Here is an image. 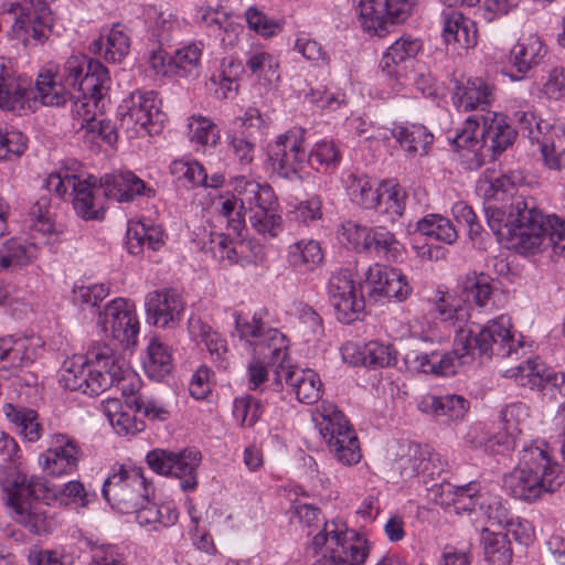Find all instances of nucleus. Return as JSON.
Returning <instances> with one entry per match:
<instances>
[{"mask_svg": "<svg viewBox=\"0 0 565 565\" xmlns=\"http://www.w3.org/2000/svg\"><path fill=\"white\" fill-rule=\"evenodd\" d=\"M491 231L508 248L533 254L548 241L556 253L565 252V223L544 216L531 196L519 193L510 175L484 171L477 183Z\"/></svg>", "mask_w": 565, "mask_h": 565, "instance_id": "1", "label": "nucleus"}, {"mask_svg": "<svg viewBox=\"0 0 565 565\" xmlns=\"http://www.w3.org/2000/svg\"><path fill=\"white\" fill-rule=\"evenodd\" d=\"M435 309L440 319L449 321L455 327L454 353L445 351L419 352L411 351L405 356L408 366L420 373L448 376L456 373V359L467 355L498 354L510 356L518 354L523 348L521 339H515L511 332V320L501 315L490 320L486 326L467 324L470 315L467 307L448 303L444 297L435 302ZM520 338H522L520 335Z\"/></svg>", "mask_w": 565, "mask_h": 565, "instance_id": "2", "label": "nucleus"}, {"mask_svg": "<svg viewBox=\"0 0 565 565\" xmlns=\"http://www.w3.org/2000/svg\"><path fill=\"white\" fill-rule=\"evenodd\" d=\"M0 483L8 494L12 518L34 533H40L45 527L43 504L39 501L41 493L52 492L53 498L61 505L76 504L82 508L88 505L95 498L86 491L81 481L73 480L51 490L41 477L28 476L12 469L7 472L2 467H0Z\"/></svg>", "mask_w": 565, "mask_h": 565, "instance_id": "3", "label": "nucleus"}, {"mask_svg": "<svg viewBox=\"0 0 565 565\" xmlns=\"http://www.w3.org/2000/svg\"><path fill=\"white\" fill-rule=\"evenodd\" d=\"M235 331L242 350L250 358L247 364L248 387L259 388L268 380L267 365L286 364L288 339L276 328L267 326L254 313H234Z\"/></svg>", "mask_w": 565, "mask_h": 565, "instance_id": "4", "label": "nucleus"}, {"mask_svg": "<svg viewBox=\"0 0 565 565\" xmlns=\"http://www.w3.org/2000/svg\"><path fill=\"white\" fill-rule=\"evenodd\" d=\"M564 482L565 472L544 441L525 446L518 466L504 479L509 492L527 502L536 501L544 493L557 491Z\"/></svg>", "mask_w": 565, "mask_h": 565, "instance_id": "5", "label": "nucleus"}, {"mask_svg": "<svg viewBox=\"0 0 565 565\" xmlns=\"http://www.w3.org/2000/svg\"><path fill=\"white\" fill-rule=\"evenodd\" d=\"M515 136L505 115L488 110L483 115L469 116L451 142L462 157L469 159L471 154L475 166L480 167L487 156L486 151L492 157L502 153L513 143Z\"/></svg>", "mask_w": 565, "mask_h": 565, "instance_id": "6", "label": "nucleus"}, {"mask_svg": "<svg viewBox=\"0 0 565 565\" xmlns=\"http://www.w3.org/2000/svg\"><path fill=\"white\" fill-rule=\"evenodd\" d=\"M120 369L111 348L97 347L87 355L67 359L60 371V383L70 391L98 395L114 385Z\"/></svg>", "mask_w": 565, "mask_h": 565, "instance_id": "7", "label": "nucleus"}, {"mask_svg": "<svg viewBox=\"0 0 565 565\" xmlns=\"http://www.w3.org/2000/svg\"><path fill=\"white\" fill-rule=\"evenodd\" d=\"M156 488L141 467L115 463L103 486V497L113 509L131 513L154 497Z\"/></svg>", "mask_w": 565, "mask_h": 565, "instance_id": "8", "label": "nucleus"}, {"mask_svg": "<svg viewBox=\"0 0 565 565\" xmlns=\"http://www.w3.org/2000/svg\"><path fill=\"white\" fill-rule=\"evenodd\" d=\"M45 188L58 198L70 195L76 214L83 220H102L105 215L104 188L102 180L93 175L83 178L71 173L67 169H60L47 175Z\"/></svg>", "mask_w": 565, "mask_h": 565, "instance_id": "9", "label": "nucleus"}, {"mask_svg": "<svg viewBox=\"0 0 565 565\" xmlns=\"http://www.w3.org/2000/svg\"><path fill=\"white\" fill-rule=\"evenodd\" d=\"M312 420L329 451L340 463L352 466L360 461L361 451L355 431L333 403L322 402L312 413Z\"/></svg>", "mask_w": 565, "mask_h": 565, "instance_id": "10", "label": "nucleus"}, {"mask_svg": "<svg viewBox=\"0 0 565 565\" xmlns=\"http://www.w3.org/2000/svg\"><path fill=\"white\" fill-rule=\"evenodd\" d=\"M312 547L322 553V565H362L367 556L366 542L356 533L348 536L343 523L323 521L322 527L313 535Z\"/></svg>", "mask_w": 565, "mask_h": 565, "instance_id": "11", "label": "nucleus"}, {"mask_svg": "<svg viewBox=\"0 0 565 565\" xmlns=\"http://www.w3.org/2000/svg\"><path fill=\"white\" fill-rule=\"evenodd\" d=\"M146 461L156 473L179 479L182 491L190 492L198 488V468L202 461L198 449L186 448L178 452L153 449L147 454Z\"/></svg>", "mask_w": 565, "mask_h": 565, "instance_id": "12", "label": "nucleus"}, {"mask_svg": "<svg viewBox=\"0 0 565 565\" xmlns=\"http://www.w3.org/2000/svg\"><path fill=\"white\" fill-rule=\"evenodd\" d=\"M120 126L136 134H157L166 120L160 110L157 94L152 90H136L126 97L117 109Z\"/></svg>", "mask_w": 565, "mask_h": 565, "instance_id": "13", "label": "nucleus"}, {"mask_svg": "<svg viewBox=\"0 0 565 565\" xmlns=\"http://www.w3.org/2000/svg\"><path fill=\"white\" fill-rule=\"evenodd\" d=\"M54 0H23V4H17L8 12L12 19L10 36L22 41L24 44L31 40L44 41L51 28V11L49 4Z\"/></svg>", "mask_w": 565, "mask_h": 565, "instance_id": "14", "label": "nucleus"}, {"mask_svg": "<svg viewBox=\"0 0 565 565\" xmlns=\"http://www.w3.org/2000/svg\"><path fill=\"white\" fill-rule=\"evenodd\" d=\"M303 142L305 131L294 128L279 135L269 146V159L280 177L289 180L302 178V172L309 164Z\"/></svg>", "mask_w": 565, "mask_h": 565, "instance_id": "15", "label": "nucleus"}, {"mask_svg": "<svg viewBox=\"0 0 565 565\" xmlns=\"http://www.w3.org/2000/svg\"><path fill=\"white\" fill-rule=\"evenodd\" d=\"M98 324L108 339L129 348L137 344L140 323L136 305L130 299L116 298L99 313Z\"/></svg>", "mask_w": 565, "mask_h": 565, "instance_id": "16", "label": "nucleus"}, {"mask_svg": "<svg viewBox=\"0 0 565 565\" xmlns=\"http://www.w3.org/2000/svg\"><path fill=\"white\" fill-rule=\"evenodd\" d=\"M328 296L340 322L349 324L363 317L365 300L361 285L349 269L337 271L329 278Z\"/></svg>", "mask_w": 565, "mask_h": 565, "instance_id": "17", "label": "nucleus"}, {"mask_svg": "<svg viewBox=\"0 0 565 565\" xmlns=\"http://www.w3.org/2000/svg\"><path fill=\"white\" fill-rule=\"evenodd\" d=\"M415 0H361L359 6L362 28L384 36L388 24L404 22L413 12Z\"/></svg>", "mask_w": 565, "mask_h": 565, "instance_id": "18", "label": "nucleus"}, {"mask_svg": "<svg viewBox=\"0 0 565 565\" xmlns=\"http://www.w3.org/2000/svg\"><path fill=\"white\" fill-rule=\"evenodd\" d=\"M402 454L396 461L399 473L405 479L419 475L434 477L444 470V462L438 452L427 445H402Z\"/></svg>", "mask_w": 565, "mask_h": 565, "instance_id": "19", "label": "nucleus"}, {"mask_svg": "<svg viewBox=\"0 0 565 565\" xmlns=\"http://www.w3.org/2000/svg\"><path fill=\"white\" fill-rule=\"evenodd\" d=\"M145 309L150 324L167 328L181 320L184 301L175 289L163 288L147 294Z\"/></svg>", "mask_w": 565, "mask_h": 565, "instance_id": "20", "label": "nucleus"}, {"mask_svg": "<svg viewBox=\"0 0 565 565\" xmlns=\"http://www.w3.org/2000/svg\"><path fill=\"white\" fill-rule=\"evenodd\" d=\"M275 376L278 382H286L300 403L315 404L322 395V382L311 369H301L286 362L275 369Z\"/></svg>", "mask_w": 565, "mask_h": 565, "instance_id": "21", "label": "nucleus"}, {"mask_svg": "<svg viewBox=\"0 0 565 565\" xmlns=\"http://www.w3.org/2000/svg\"><path fill=\"white\" fill-rule=\"evenodd\" d=\"M365 284L370 287V296H384L404 301L412 294L406 276L396 268L375 264L366 273Z\"/></svg>", "mask_w": 565, "mask_h": 565, "instance_id": "22", "label": "nucleus"}, {"mask_svg": "<svg viewBox=\"0 0 565 565\" xmlns=\"http://www.w3.org/2000/svg\"><path fill=\"white\" fill-rule=\"evenodd\" d=\"M43 341L32 337L0 338V371H11L29 365L42 353Z\"/></svg>", "mask_w": 565, "mask_h": 565, "instance_id": "23", "label": "nucleus"}, {"mask_svg": "<svg viewBox=\"0 0 565 565\" xmlns=\"http://www.w3.org/2000/svg\"><path fill=\"white\" fill-rule=\"evenodd\" d=\"M104 195L119 203L132 202L138 196L153 198L156 190L130 171L106 174L102 178Z\"/></svg>", "mask_w": 565, "mask_h": 565, "instance_id": "24", "label": "nucleus"}, {"mask_svg": "<svg viewBox=\"0 0 565 565\" xmlns=\"http://www.w3.org/2000/svg\"><path fill=\"white\" fill-rule=\"evenodd\" d=\"M547 54V47L536 33L522 35L509 54V63L518 75L511 74L512 81H520L526 73L539 66Z\"/></svg>", "mask_w": 565, "mask_h": 565, "instance_id": "25", "label": "nucleus"}, {"mask_svg": "<svg viewBox=\"0 0 565 565\" xmlns=\"http://www.w3.org/2000/svg\"><path fill=\"white\" fill-rule=\"evenodd\" d=\"M441 36L452 51L468 50L477 44V29L475 23L456 10L443 11Z\"/></svg>", "mask_w": 565, "mask_h": 565, "instance_id": "26", "label": "nucleus"}, {"mask_svg": "<svg viewBox=\"0 0 565 565\" xmlns=\"http://www.w3.org/2000/svg\"><path fill=\"white\" fill-rule=\"evenodd\" d=\"M38 97L42 105L62 107L71 98V89L62 79L61 66L47 63L38 74L35 82Z\"/></svg>", "mask_w": 565, "mask_h": 565, "instance_id": "27", "label": "nucleus"}, {"mask_svg": "<svg viewBox=\"0 0 565 565\" xmlns=\"http://www.w3.org/2000/svg\"><path fill=\"white\" fill-rule=\"evenodd\" d=\"M422 50V41L411 35L397 39L383 54L382 72L396 81H401L407 72V63L412 62Z\"/></svg>", "mask_w": 565, "mask_h": 565, "instance_id": "28", "label": "nucleus"}, {"mask_svg": "<svg viewBox=\"0 0 565 565\" xmlns=\"http://www.w3.org/2000/svg\"><path fill=\"white\" fill-rule=\"evenodd\" d=\"M493 85L481 77L468 78L466 82L457 83L452 92L454 105L463 111L489 106L494 99Z\"/></svg>", "mask_w": 565, "mask_h": 565, "instance_id": "29", "label": "nucleus"}, {"mask_svg": "<svg viewBox=\"0 0 565 565\" xmlns=\"http://www.w3.org/2000/svg\"><path fill=\"white\" fill-rule=\"evenodd\" d=\"M480 512L490 525L507 529L516 540H520L529 529V523L514 516L507 501L498 495H487V499L480 502Z\"/></svg>", "mask_w": 565, "mask_h": 565, "instance_id": "30", "label": "nucleus"}, {"mask_svg": "<svg viewBox=\"0 0 565 565\" xmlns=\"http://www.w3.org/2000/svg\"><path fill=\"white\" fill-rule=\"evenodd\" d=\"M461 297L484 312L497 309L493 279L483 273L471 271L461 281Z\"/></svg>", "mask_w": 565, "mask_h": 565, "instance_id": "31", "label": "nucleus"}, {"mask_svg": "<svg viewBox=\"0 0 565 565\" xmlns=\"http://www.w3.org/2000/svg\"><path fill=\"white\" fill-rule=\"evenodd\" d=\"M417 407L424 414L456 423L465 418L470 403L463 396L457 394H446L443 396L427 394L422 396Z\"/></svg>", "mask_w": 565, "mask_h": 565, "instance_id": "32", "label": "nucleus"}, {"mask_svg": "<svg viewBox=\"0 0 565 565\" xmlns=\"http://www.w3.org/2000/svg\"><path fill=\"white\" fill-rule=\"evenodd\" d=\"M32 92L23 87L7 67V61L0 57V108L21 114L31 109Z\"/></svg>", "mask_w": 565, "mask_h": 565, "instance_id": "33", "label": "nucleus"}, {"mask_svg": "<svg viewBox=\"0 0 565 565\" xmlns=\"http://www.w3.org/2000/svg\"><path fill=\"white\" fill-rule=\"evenodd\" d=\"M507 111L511 121L516 125L524 136L531 141L540 142L547 124L536 116L533 105L527 99L522 97L510 98Z\"/></svg>", "mask_w": 565, "mask_h": 565, "instance_id": "34", "label": "nucleus"}, {"mask_svg": "<svg viewBox=\"0 0 565 565\" xmlns=\"http://www.w3.org/2000/svg\"><path fill=\"white\" fill-rule=\"evenodd\" d=\"M93 54L103 56L107 62L120 63L130 51V35L125 25L115 24L89 44Z\"/></svg>", "mask_w": 565, "mask_h": 565, "instance_id": "35", "label": "nucleus"}, {"mask_svg": "<svg viewBox=\"0 0 565 565\" xmlns=\"http://www.w3.org/2000/svg\"><path fill=\"white\" fill-rule=\"evenodd\" d=\"M323 260V249L316 239L302 238L287 247L286 262L298 273H311L320 267Z\"/></svg>", "mask_w": 565, "mask_h": 565, "instance_id": "36", "label": "nucleus"}, {"mask_svg": "<svg viewBox=\"0 0 565 565\" xmlns=\"http://www.w3.org/2000/svg\"><path fill=\"white\" fill-rule=\"evenodd\" d=\"M135 406L118 398H108L102 403V412L118 435H136L145 429V423L136 417Z\"/></svg>", "mask_w": 565, "mask_h": 565, "instance_id": "37", "label": "nucleus"}, {"mask_svg": "<svg viewBox=\"0 0 565 565\" xmlns=\"http://www.w3.org/2000/svg\"><path fill=\"white\" fill-rule=\"evenodd\" d=\"M233 189L245 210L248 209L250 212L259 207H268L274 202L273 189L267 183L245 175L234 178Z\"/></svg>", "mask_w": 565, "mask_h": 565, "instance_id": "38", "label": "nucleus"}, {"mask_svg": "<svg viewBox=\"0 0 565 565\" xmlns=\"http://www.w3.org/2000/svg\"><path fill=\"white\" fill-rule=\"evenodd\" d=\"M350 200L364 209H375L381 205V186L367 175L347 172L342 179Z\"/></svg>", "mask_w": 565, "mask_h": 565, "instance_id": "39", "label": "nucleus"}, {"mask_svg": "<svg viewBox=\"0 0 565 565\" xmlns=\"http://www.w3.org/2000/svg\"><path fill=\"white\" fill-rule=\"evenodd\" d=\"M39 463L49 475L63 476L73 472L78 463V448L72 440L47 449L39 457Z\"/></svg>", "mask_w": 565, "mask_h": 565, "instance_id": "40", "label": "nucleus"}, {"mask_svg": "<svg viewBox=\"0 0 565 565\" xmlns=\"http://www.w3.org/2000/svg\"><path fill=\"white\" fill-rule=\"evenodd\" d=\"M391 135L409 156H425L431 147L434 136L423 125H394Z\"/></svg>", "mask_w": 565, "mask_h": 565, "instance_id": "41", "label": "nucleus"}, {"mask_svg": "<svg viewBox=\"0 0 565 565\" xmlns=\"http://www.w3.org/2000/svg\"><path fill=\"white\" fill-rule=\"evenodd\" d=\"M440 503L452 504L457 513L477 512L480 510V502L487 499V495L479 493V488L475 482L463 486H455L451 483L440 484Z\"/></svg>", "mask_w": 565, "mask_h": 565, "instance_id": "42", "label": "nucleus"}, {"mask_svg": "<svg viewBox=\"0 0 565 565\" xmlns=\"http://www.w3.org/2000/svg\"><path fill=\"white\" fill-rule=\"evenodd\" d=\"M243 71L244 67L238 60L223 58L220 68L209 79L210 89L220 99L233 98L237 94V79Z\"/></svg>", "mask_w": 565, "mask_h": 565, "instance_id": "43", "label": "nucleus"}, {"mask_svg": "<svg viewBox=\"0 0 565 565\" xmlns=\"http://www.w3.org/2000/svg\"><path fill=\"white\" fill-rule=\"evenodd\" d=\"M163 244V232L159 226H147L143 223L128 226L126 246L131 255L142 256L146 250L156 252Z\"/></svg>", "mask_w": 565, "mask_h": 565, "instance_id": "44", "label": "nucleus"}, {"mask_svg": "<svg viewBox=\"0 0 565 565\" xmlns=\"http://www.w3.org/2000/svg\"><path fill=\"white\" fill-rule=\"evenodd\" d=\"M34 244L10 238L0 245V273L14 271L28 266L36 258Z\"/></svg>", "mask_w": 565, "mask_h": 565, "instance_id": "45", "label": "nucleus"}, {"mask_svg": "<svg viewBox=\"0 0 565 565\" xmlns=\"http://www.w3.org/2000/svg\"><path fill=\"white\" fill-rule=\"evenodd\" d=\"M3 413L7 419L14 426L15 431L26 441H38L43 433L36 411L13 404H6Z\"/></svg>", "mask_w": 565, "mask_h": 565, "instance_id": "46", "label": "nucleus"}, {"mask_svg": "<svg viewBox=\"0 0 565 565\" xmlns=\"http://www.w3.org/2000/svg\"><path fill=\"white\" fill-rule=\"evenodd\" d=\"M146 374L154 380L162 381L173 369V358L171 349L153 338L147 347V354L142 362Z\"/></svg>", "mask_w": 565, "mask_h": 565, "instance_id": "47", "label": "nucleus"}, {"mask_svg": "<svg viewBox=\"0 0 565 565\" xmlns=\"http://www.w3.org/2000/svg\"><path fill=\"white\" fill-rule=\"evenodd\" d=\"M547 372L548 366L535 358L507 370L504 376L514 380L520 386L542 391L546 388Z\"/></svg>", "mask_w": 565, "mask_h": 565, "instance_id": "48", "label": "nucleus"}, {"mask_svg": "<svg viewBox=\"0 0 565 565\" xmlns=\"http://www.w3.org/2000/svg\"><path fill=\"white\" fill-rule=\"evenodd\" d=\"M131 513L136 514V521L141 526H151L153 530L172 526L179 518L177 508L172 502L157 505L151 503V500L142 503Z\"/></svg>", "mask_w": 565, "mask_h": 565, "instance_id": "49", "label": "nucleus"}, {"mask_svg": "<svg viewBox=\"0 0 565 565\" xmlns=\"http://www.w3.org/2000/svg\"><path fill=\"white\" fill-rule=\"evenodd\" d=\"M109 81L107 68L99 61L93 60L75 89L83 96L106 100Z\"/></svg>", "mask_w": 565, "mask_h": 565, "instance_id": "50", "label": "nucleus"}, {"mask_svg": "<svg viewBox=\"0 0 565 565\" xmlns=\"http://www.w3.org/2000/svg\"><path fill=\"white\" fill-rule=\"evenodd\" d=\"M202 54L203 44L201 42H189L178 47L172 55L175 76H198L201 66Z\"/></svg>", "mask_w": 565, "mask_h": 565, "instance_id": "51", "label": "nucleus"}, {"mask_svg": "<svg viewBox=\"0 0 565 565\" xmlns=\"http://www.w3.org/2000/svg\"><path fill=\"white\" fill-rule=\"evenodd\" d=\"M245 65L253 75L268 84L279 79L278 61L263 47L250 49L246 53Z\"/></svg>", "mask_w": 565, "mask_h": 565, "instance_id": "52", "label": "nucleus"}, {"mask_svg": "<svg viewBox=\"0 0 565 565\" xmlns=\"http://www.w3.org/2000/svg\"><path fill=\"white\" fill-rule=\"evenodd\" d=\"M484 555L491 565H509L512 559V548L507 533L482 530Z\"/></svg>", "mask_w": 565, "mask_h": 565, "instance_id": "53", "label": "nucleus"}, {"mask_svg": "<svg viewBox=\"0 0 565 565\" xmlns=\"http://www.w3.org/2000/svg\"><path fill=\"white\" fill-rule=\"evenodd\" d=\"M417 231L427 237L447 244L456 242L458 234L450 220L438 215L429 214L417 222Z\"/></svg>", "mask_w": 565, "mask_h": 565, "instance_id": "54", "label": "nucleus"}, {"mask_svg": "<svg viewBox=\"0 0 565 565\" xmlns=\"http://www.w3.org/2000/svg\"><path fill=\"white\" fill-rule=\"evenodd\" d=\"M195 22L210 34L220 38L225 42L224 34H227L230 29L234 30L233 23L228 20L226 14L213 9L212 7H198L194 15Z\"/></svg>", "mask_w": 565, "mask_h": 565, "instance_id": "55", "label": "nucleus"}, {"mask_svg": "<svg viewBox=\"0 0 565 565\" xmlns=\"http://www.w3.org/2000/svg\"><path fill=\"white\" fill-rule=\"evenodd\" d=\"M249 222L252 227L266 238L277 237L284 230L281 215L270 209V206L252 211Z\"/></svg>", "mask_w": 565, "mask_h": 565, "instance_id": "56", "label": "nucleus"}, {"mask_svg": "<svg viewBox=\"0 0 565 565\" xmlns=\"http://www.w3.org/2000/svg\"><path fill=\"white\" fill-rule=\"evenodd\" d=\"M244 18L250 30L266 39L280 33L285 24L282 19L270 18L257 7L247 8Z\"/></svg>", "mask_w": 565, "mask_h": 565, "instance_id": "57", "label": "nucleus"}, {"mask_svg": "<svg viewBox=\"0 0 565 565\" xmlns=\"http://www.w3.org/2000/svg\"><path fill=\"white\" fill-rule=\"evenodd\" d=\"M190 140L200 146H216L220 139L217 126L206 117L192 116L189 119Z\"/></svg>", "mask_w": 565, "mask_h": 565, "instance_id": "58", "label": "nucleus"}, {"mask_svg": "<svg viewBox=\"0 0 565 565\" xmlns=\"http://www.w3.org/2000/svg\"><path fill=\"white\" fill-rule=\"evenodd\" d=\"M507 435L511 438L522 433L527 425L530 408L522 402L507 405L500 413Z\"/></svg>", "mask_w": 565, "mask_h": 565, "instance_id": "59", "label": "nucleus"}, {"mask_svg": "<svg viewBox=\"0 0 565 565\" xmlns=\"http://www.w3.org/2000/svg\"><path fill=\"white\" fill-rule=\"evenodd\" d=\"M29 216L32 231L44 236L56 233L55 221L47 198L43 196L36 201L31 207Z\"/></svg>", "mask_w": 565, "mask_h": 565, "instance_id": "60", "label": "nucleus"}, {"mask_svg": "<svg viewBox=\"0 0 565 565\" xmlns=\"http://www.w3.org/2000/svg\"><path fill=\"white\" fill-rule=\"evenodd\" d=\"M220 214L226 220L227 227L239 235L245 227V207L236 194L221 196Z\"/></svg>", "mask_w": 565, "mask_h": 565, "instance_id": "61", "label": "nucleus"}, {"mask_svg": "<svg viewBox=\"0 0 565 565\" xmlns=\"http://www.w3.org/2000/svg\"><path fill=\"white\" fill-rule=\"evenodd\" d=\"M340 238L354 249L366 252L370 242L371 228L358 221L348 220L341 224Z\"/></svg>", "mask_w": 565, "mask_h": 565, "instance_id": "62", "label": "nucleus"}, {"mask_svg": "<svg viewBox=\"0 0 565 565\" xmlns=\"http://www.w3.org/2000/svg\"><path fill=\"white\" fill-rule=\"evenodd\" d=\"M170 173L178 180H185L194 186L204 184L207 181L204 167L198 161L173 160L170 164Z\"/></svg>", "mask_w": 565, "mask_h": 565, "instance_id": "63", "label": "nucleus"}, {"mask_svg": "<svg viewBox=\"0 0 565 565\" xmlns=\"http://www.w3.org/2000/svg\"><path fill=\"white\" fill-rule=\"evenodd\" d=\"M106 107V100L78 95L72 106V114L81 120V127L86 128L88 124L103 114Z\"/></svg>", "mask_w": 565, "mask_h": 565, "instance_id": "64", "label": "nucleus"}]
</instances>
